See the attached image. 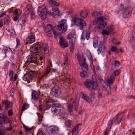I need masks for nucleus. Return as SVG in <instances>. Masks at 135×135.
<instances>
[{"mask_svg":"<svg viewBox=\"0 0 135 135\" xmlns=\"http://www.w3.org/2000/svg\"><path fill=\"white\" fill-rule=\"evenodd\" d=\"M107 19V18L103 16H101L95 19L93 24L98 23V25L95 28V31H98L101 29L105 27V26L107 25V23L104 21Z\"/></svg>","mask_w":135,"mask_h":135,"instance_id":"f257e3e1","label":"nucleus"},{"mask_svg":"<svg viewBox=\"0 0 135 135\" xmlns=\"http://www.w3.org/2000/svg\"><path fill=\"white\" fill-rule=\"evenodd\" d=\"M71 21L75 24L79 26V28L81 30H83L84 27L86 25L85 22L80 18L73 17L72 18Z\"/></svg>","mask_w":135,"mask_h":135,"instance_id":"f03ea898","label":"nucleus"},{"mask_svg":"<svg viewBox=\"0 0 135 135\" xmlns=\"http://www.w3.org/2000/svg\"><path fill=\"white\" fill-rule=\"evenodd\" d=\"M79 99L78 98L76 97L75 100L73 101V103L71 102L70 101L71 103L69 105H68V109L70 112H72L73 110H76L78 107L79 102Z\"/></svg>","mask_w":135,"mask_h":135,"instance_id":"7ed1b4c3","label":"nucleus"},{"mask_svg":"<svg viewBox=\"0 0 135 135\" xmlns=\"http://www.w3.org/2000/svg\"><path fill=\"white\" fill-rule=\"evenodd\" d=\"M84 84L86 87L89 89H95L98 86L97 82L92 81L90 80H86L84 82Z\"/></svg>","mask_w":135,"mask_h":135,"instance_id":"20e7f679","label":"nucleus"},{"mask_svg":"<svg viewBox=\"0 0 135 135\" xmlns=\"http://www.w3.org/2000/svg\"><path fill=\"white\" fill-rule=\"evenodd\" d=\"M38 13L41 15L42 19L44 20L46 18L47 13H48L46 8L44 6L39 7L38 10Z\"/></svg>","mask_w":135,"mask_h":135,"instance_id":"39448f33","label":"nucleus"},{"mask_svg":"<svg viewBox=\"0 0 135 135\" xmlns=\"http://www.w3.org/2000/svg\"><path fill=\"white\" fill-rule=\"evenodd\" d=\"M35 55H39L41 54L42 50L41 46L38 42L33 44L31 46Z\"/></svg>","mask_w":135,"mask_h":135,"instance_id":"423d86ee","label":"nucleus"},{"mask_svg":"<svg viewBox=\"0 0 135 135\" xmlns=\"http://www.w3.org/2000/svg\"><path fill=\"white\" fill-rule=\"evenodd\" d=\"M57 29L59 31L62 30L63 33L65 32L67 30V24L65 20H62L60 22L59 25L57 27Z\"/></svg>","mask_w":135,"mask_h":135,"instance_id":"0eeeda50","label":"nucleus"},{"mask_svg":"<svg viewBox=\"0 0 135 135\" xmlns=\"http://www.w3.org/2000/svg\"><path fill=\"white\" fill-rule=\"evenodd\" d=\"M123 11V16L124 18H128L131 16L132 11V8L131 7L125 6L124 7Z\"/></svg>","mask_w":135,"mask_h":135,"instance_id":"6e6552de","label":"nucleus"},{"mask_svg":"<svg viewBox=\"0 0 135 135\" xmlns=\"http://www.w3.org/2000/svg\"><path fill=\"white\" fill-rule=\"evenodd\" d=\"M59 130V128L56 126H50L47 128L46 132L49 134H54L57 133Z\"/></svg>","mask_w":135,"mask_h":135,"instance_id":"1a4fd4ad","label":"nucleus"},{"mask_svg":"<svg viewBox=\"0 0 135 135\" xmlns=\"http://www.w3.org/2000/svg\"><path fill=\"white\" fill-rule=\"evenodd\" d=\"M83 71L80 73V75L83 78H85L88 76V65L86 64L82 66Z\"/></svg>","mask_w":135,"mask_h":135,"instance_id":"9d476101","label":"nucleus"},{"mask_svg":"<svg viewBox=\"0 0 135 135\" xmlns=\"http://www.w3.org/2000/svg\"><path fill=\"white\" fill-rule=\"evenodd\" d=\"M27 61L31 63H34L36 64L38 63V60L37 57H34L32 55H29L27 57Z\"/></svg>","mask_w":135,"mask_h":135,"instance_id":"9b49d317","label":"nucleus"},{"mask_svg":"<svg viewBox=\"0 0 135 135\" xmlns=\"http://www.w3.org/2000/svg\"><path fill=\"white\" fill-rule=\"evenodd\" d=\"M60 93V89L59 87L53 88L52 89L51 94L54 97L58 96Z\"/></svg>","mask_w":135,"mask_h":135,"instance_id":"f8f14e48","label":"nucleus"},{"mask_svg":"<svg viewBox=\"0 0 135 135\" xmlns=\"http://www.w3.org/2000/svg\"><path fill=\"white\" fill-rule=\"evenodd\" d=\"M59 42L60 45L63 48L67 47L68 46L67 42L65 39L62 36L60 37Z\"/></svg>","mask_w":135,"mask_h":135,"instance_id":"ddd939ff","label":"nucleus"},{"mask_svg":"<svg viewBox=\"0 0 135 135\" xmlns=\"http://www.w3.org/2000/svg\"><path fill=\"white\" fill-rule=\"evenodd\" d=\"M113 30V27L112 26H108L106 30H103L102 33L103 35H109L112 31Z\"/></svg>","mask_w":135,"mask_h":135,"instance_id":"4468645a","label":"nucleus"},{"mask_svg":"<svg viewBox=\"0 0 135 135\" xmlns=\"http://www.w3.org/2000/svg\"><path fill=\"white\" fill-rule=\"evenodd\" d=\"M6 117L2 114H0V127H2L7 122Z\"/></svg>","mask_w":135,"mask_h":135,"instance_id":"2eb2a0df","label":"nucleus"},{"mask_svg":"<svg viewBox=\"0 0 135 135\" xmlns=\"http://www.w3.org/2000/svg\"><path fill=\"white\" fill-rule=\"evenodd\" d=\"M27 40L29 43H32L35 41V35L33 33H29L28 37L26 38Z\"/></svg>","mask_w":135,"mask_h":135,"instance_id":"dca6fc26","label":"nucleus"},{"mask_svg":"<svg viewBox=\"0 0 135 135\" xmlns=\"http://www.w3.org/2000/svg\"><path fill=\"white\" fill-rule=\"evenodd\" d=\"M122 117L121 114H118L113 119L114 121L117 124H118L121 122Z\"/></svg>","mask_w":135,"mask_h":135,"instance_id":"f3484780","label":"nucleus"},{"mask_svg":"<svg viewBox=\"0 0 135 135\" xmlns=\"http://www.w3.org/2000/svg\"><path fill=\"white\" fill-rule=\"evenodd\" d=\"M33 77L32 75L30 74H27L24 75L23 79L25 81H27L28 83H30V81L32 80Z\"/></svg>","mask_w":135,"mask_h":135,"instance_id":"a211bd4d","label":"nucleus"},{"mask_svg":"<svg viewBox=\"0 0 135 135\" xmlns=\"http://www.w3.org/2000/svg\"><path fill=\"white\" fill-rule=\"evenodd\" d=\"M54 27L50 24H47L45 28V31L46 32H50L52 30H53Z\"/></svg>","mask_w":135,"mask_h":135,"instance_id":"6ab92c4d","label":"nucleus"},{"mask_svg":"<svg viewBox=\"0 0 135 135\" xmlns=\"http://www.w3.org/2000/svg\"><path fill=\"white\" fill-rule=\"evenodd\" d=\"M38 94L36 91H33L32 94V97L35 100L37 101L38 99Z\"/></svg>","mask_w":135,"mask_h":135,"instance_id":"aec40b11","label":"nucleus"},{"mask_svg":"<svg viewBox=\"0 0 135 135\" xmlns=\"http://www.w3.org/2000/svg\"><path fill=\"white\" fill-rule=\"evenodd\" d=\"M88 15V13L86 11H82L80 12V16L82 18H86Z\"/></svg>","mask_w":135,"mask_h":135,"instance_id":"412c9836","label":"nucleus"},{"mask_svg":"<svg viewBox=\"0 0 135 135\" xmlns=\"http://www.w3.org/2000/svg\"><path fill=\"white\" fill-rule=\"evenodd\" d=\"M115 79V76L114 74H112L108 79L107 82L109 85L113 83Z\"/></svg>","mask_w":135,"mask_h":135,"instance_id":"4be33fe9","label":"nucleus"},{"mask_svg":"<svg viewBox=\"0 0 135 135\" xmlns=\"http://www.w3.org/2000/svg\"><path fill=\"white\" fill-rule=\"evenodd\" d=\"M75 34V30H73L70 32L68 34L67 38L69 39H71L72 38L74 37H73Z\"/></svg>","mask_w":135,"mask_h":135,"instance_id":"5701e85b","label":"nucleus"},{"mask_svg":"<svg viewBox=\"0 0 135 135\" xmlns=\"http://www.w3.org/2000/svg\"><path fill=\"white\" fill-rule=\"evenodd\" d=\"M130 40L131 42H132L135 41V25L134 27L133 31L132 32Z\"/></svg>","mask_w":135,"mask_h":135,"instance_id":"b1692460","label":"nucleus"},{"mask_svg":"<svg viewBox=\"0 0 135 135\" xmlns=\"http://www.w3.org/2000/svg\"><path fill=\"white\" fill-rule=\"evenodd\" d=\"M52 112L56 114L59 113L61 111V109L60 108H52Z\"/></svg>","mask_w":135,"mask_h":135,"instance_id":"393cba45","label":"nucleus"},{"mask_svg":"<svg viewBox=\"0 0 135 135\" xmlns=\"http://www.w3.org/2000/svg\"><path fill=\"white\" fill-rule=\"evenodd\" d=\"M82 98L87 101L90 103L91 102V100L90 97L85 94H83L82 95Z\"/></svg>","mask_w":135,"mask_h":135,"instance_id":"a878e982","label":"nucleus"},{"mask_svg":"<svg viewBox=\"0 0 135 135\" xmlns=\"http://www.w3.org/2000/svg\"><path fill=\"white\" fill-rule=\"evenodd\" d=\"M22 13L21 11L19 9H17L14 11L13 14L20 17Z\"/></svg>","mask_w":135,"mask_h":135,"instance_id":"bb28decb","label":"nucleus"},{"mask_svg":"<svg viewBox=\"0 0 135 135\" xmlns=\"http://www.w3.org/2000/svg\"><path fill=\"white\" fill-rule=\"evenodd\" d=\"M102 48L103 49H105V47L103 46V45H99L98 48V54H100L101 51L102 50Z\"/></svg>","mask_w":135,"mask_h":135,"instance_id":"cd10ccee","label":"nucleus"},{"mask_svg":"<svg viewBox=\"0 0 135 135\" xmlns=\"http://www.w3.org/2000/svg\"><path fill=\"white\" fill-rule=\"evenodd\" d=\"M9 33V34L10 35H13L15 34V32L14 28L13 27H11L8 30Z\"/></svg>","mask_w":135,"mask_h":135,"instance_id":"c85d7f7f","label":"nucleus"},{"mask_svg":"<svg viewBox=\"0 0 135 135\" xmlns=\"http://www.w3.org/2000/svg\"><path fill=\"white\" fill-rule=\"evenodd\" d=\"M85 60L86 59L85 58L79 60V62L80 66H83L86 64L85 63Z\"/></svg>","mask_w":135,"mask_h":135,"instance_id":"c756f323","label":"nucleus"},{"mask_svg":"<svg viewBox=\"0 0 135 135\" xmlns=\"http://www.w3.org/2000/svg\"><path fill=\"white\" fill-rule=\"evenodd\" d=\"M86 53L88 54V59L90 61H92L93 59L90 52L89 50H88L86 51Z\"/></svg>","mask_w":135,"mask_h":135,"instance_id":"7c9ffc66","label":"nucleus"},{"mask_svg":"<svg viewBox=\"0 0 135 135\" xmlns=\"http://www.w3.org/2000/svg\"><path fill=\"white\" fill-rule=\"evenodd\" d=\"M10 49L8 47L6 46H4L3 47V49L2 50L3 52H4L5 54V56H6V53L10 51Z\"/></svg>","mask_w":135,"mask_h":135,"instance_id":"2f4dec72","label":"nucleus"},{"mask_svg":"<svg viewBox=\"0 0 135 135\" xmlns=\"http://www.w3.org/2000/svg\"><path fill=\"white\" fill-rule=\"evenodd\" d=\"M114 122V120L113 119H110L108 123V128L110 129L112 127L113 124Z\"/></svg>","mask_w":135,"mask_h":135,"instance_id":"473e14b6","label":"nucleus"},{"mask_svg":"<svg viewBox=\"0 0 135 135\" xmlns=\"http://www.w3.org/2000/svg\"><path fill=\"white\" fill-rule=\"evenodd\" d=\"M31 17L32 19H34L36 18V16L34 10H32L31 12Z\"/></svg>","mask_w":135,"mask_h":135,"instance_id":"72a5a7b5","label":"nucleus"},{"mask_svg":"<svg viewBox=\"0 0 135 135\" xmlns=\"http://www.w3.org/2000/svg\"><path fill=\"white\" fill-rule=\"evenodd\" d=\"M110 51L112 52L115 51L116 53H117L118 52L119 50L115 46H112L111 48Z\"/></svg>","mask_w":135,"mask_h":135,"instance_id":"f704fd0d","label":"nucleus"},{"mask_svg":"<svg viewBox=\"0 0 135 135\" xmlns=\"http://www.w3.org/2000/svg\"><path fill=\"white\" fill-rule=\"evenodd\" d=\"M13 75V72L12 71H10L9 72V75L10 78V80L12 81V80Z\"/></svg>","mask_w":135,"mask_h":135,"instance_id":"c9c22d12","label":"nucleus"},{"mask_svg":"<svg viewBox=\"0 0 135 135\" xmlns=\"http://www.w3.org/2000/svg\"><path fill=\"white\" fill-rule=\"evenodd\" d=\"M32 10H34L32 8L30 4L27 5L26 9V11H30L31 12Z\"/></svg>","mask_w":135,"mask_h":135,"instance_id":"e433bc0d","label":"nucleus"},{"mask_svg":"<svg viewBox=\"0 0 135 135\" xmlns=\"http://www.w3.org/2000/svg\"><path fill=\"white\" fill-rule=\"evenodd\" d=\"M3 103L4 104L6 105V108L7 109L8 107H9L10 104V103L9 102L8 100H6V101H4L3 102Z\"/></svg>","mask_w":135,"mask_h":135,"instance_id":"4c0bfd02","label":"nucleus"},{"mask_svg":"<svg viewBox=\"0 0 135 135\" xmlns=\"http://www.w3.org/2000/svg\"><path fill=\"white\" fill-rule=\"evenodd\" d=\"M61 105L59 103H53L52 106V108H60Z\"/></svg>","mask_w":135,"mask_h":135,"instance_id":"58836bf2","label":"nucleus"},{"mask_svg":"<svg viewBox=\"0 0 135 135\" xmlns=\"http://www.w3.org/2000/svg\"><path fill=\"white\" fill-rule=\"evenodd\" d=\"M65 124L66 127L69 128L71 125V122L70 120L67 121L65 122Z\"/></svg>","mask_w":135,"mask_h":135,"instance_id":"ea45409f","label":"nucleus"},{"mask_svg":"<svg viewBox=\"0 0 135 135\" xmlns=\"http://www.w3.org/2000/svg\"><path fill=\"white\" fill-rule=\"evenodd\" d=\"M98 39L97 38H95L94 40L93 46L95 47H96L98 45Z\"/></svg>","mask_w":135,"mask_h":135,"instance_id":"a19ab883","label":"nucleus"},{"mask_svg":"<svg viewBox=\"0 0 135 135\" xmlns=\"http://www.w3.org/2000/svg\"><path fill=\"white\" fill-rule=\"evenodd\" d=\"M29 105L28 104L26 103H24L23 105L21 110V112H22L25 109H26L28 108Z\"/></svg>","mask_w":135,"mask_h":135,"instance_id":"79ce46f5","label":"nucleus"},{"mask_svg":"<svg viewBox=\"0 0 135 135\" xmlns=\"http://www.w3.org/2000/svg\"><path fill=\"white\" fill-rule=\"evenodd\" d=\"M92 15L94 16L97 17L101 16V13L100 12L94 11L93 12Z\"/></svg>","mask_w":135,"mask_h":135,"instance_id":"37998d69","label":"nucleus"},{"mask_svg":"<svg viewBox=\"0 0 135 135\" xmlns=\"http://www.w3.org/2000/svg\"><path fill=\"white\" fill-rule=\"evenodd\" d=\"M79 128V126L78 125H76L74 127L72 131V133L73 134L75 132H76L78 130Z\"/></svg>","mask_w":135,"mask_h":135,"instance_id":"c03bdc74","label":"nucleus"},{"mask_svg":"<svg viewBox=\"0 0 135 135\" xmlns=\"http://www.w3.org/2000/svg\"><path fill=\"white\" fill-rule=\"evenodd\" d=\"M106 91L108 94H110V93L111 89L109 85H108L107 86L106 88Z\"/></svg>","mask_w":135,"mask_h":135,"instance_id":"a18cd8bd","label":"nucleus"},{"mask_svg":"<svg viewBox=\"0 0 135 135\" xmlns=\"http://www.w3.org/2000/svg\"><path fill=\"white\" fill-rule=\"evenodd\" d=\"M67 116V114L66 113H63L60 115L61 119H65Z\"/></svg>","mask_w":135,"mask_h":135,"instance_id":"49530a36","label":"nucleus"},{"mask_svg":"<svg viewBox=\"0 0 135 135\" xmlns=\"http://www.w3.org/2000/svg\"><path fill=\"white\" fill-rule=\"evenodd\" d=\"M44 51L45 54H47L49 52V49L48 48V46L46 45L44 47Z\"/></svg>","mask_w":135,"mask_h":135,"instance_id":"de8ad7c7","label":"nucleus"},{"mask_svg":"<svg viewBox=\"0 0 135 135\" xmlns=\"http://www.w3.org/2000/svg\"><path fill=\"white\" fill-rule=\"evenodd\" d=\"M112 42L113 44L116 45H119L120 44V42H117V40L115 38H114L112 40Z\"/></svg>","mask_w":135,"mask_h":135,"instance_id":"09e8293b","label":"nucleus"},{"mask_svg":"<svg viewBox=\"0 0 135 135\" xmlns=\"http://www.w3.org/2000/svg\"><path fill=\"white\" fill-rule=\"evenodd\" d=\"M59 8L57 7L54 6L52 8V10L54 11V12H55L56 13L59 10Z\"/></svg>","mask_w":135,"mask_h":135,"instance_id":"8fccbe9b","label":"nucleus"},{"mask_svg":"<svg viewBox=\"0 0 135 135\" xmlns=\"http://www.w3.org/2000/svg\"><path fill=\"white\" fill-rule=\"evenodd\" d=\"M95 90L91 89L90 91V96L91 98H94V97L95 95Z\"/></svg>","mask_w":135,"mask_h":135,"instance_id":"3c124183","label":"nucleus"},{"mask_svg":"<svg viewBox=\"0 0 135 135\" xmlns=\"http://www.w3.org/2000/svg\"><path fill=\"white\" fill-rule=\"evenodd\" d=\"M70 40V41L71 45H73V46H74V44L76 40V38L75 37H73Z\"/></svg>","mask_w":135,"mask_h":135,"instance_id":"603ef678","label":"nucleus"},{"mask_svg":"<svg viewBox=\"0 0 135 135\" xmlns=\"http://www.w3.org/2000/svg\"><path fill=\"white\" fill-rule=\"evenodd\" d=\"M53 33L55 38H57L58 35L60 36L61 35L60 33H57L56 31H53Z\"/></svg>","mask_w":135,"mask_h":135,"instance_id":"864d4df0","label":"nucleus"},{"mask_svg":"<svg viewBox=\"0 0 135 135\" xmlns=\"http://www.w3.org/2000/svg\"><path fill=\"white\" fill-rule=\"evenodd\" d=\"M10 61L12 62H13L16 60V59L13 56H12L10 59Z\"/></svg>","mask_w":135,"mask_h":135,"instance_id":"5fc2aeb1","label":"nucleus"},{"mask_svg":"<svg viewBox=\"0 0 135 135\" xmlns=\"http://www.w3.org/2000/svg\"><path fill=\"white\" fill-rule=\"evenodd\" d=\"M86 38L87 40H88L89 38L90 37V33L89 32H86Z\"/></svg>","mask_w":135,"mask_h":135,"instance_id":"6e6d98bb","label":"nucleus"},{"mask_svg":"<svg viewBox=\"0 0 135 135\" xmlns=\"http://www.w3.org/2000/svg\"><path fill=\"white\" fill-rule=\"evenodd\" d=\"M13 20L14 21H17V20L18 18L19 17V16L16 15L14 14H13Z\"/></svg>","mask_w":135,"mask_h":135,"instance_id":"4d7b16f0","label":"nucleus"},{"mask_svg":"<svg viewBox=\"0 0 135 135\" xmlns=\"http://www.w3.org/2000/svg\"><path fill=\"white\" fill-rule=\"evenodd\" d=\"M16 42H17V44L16 46V48L17 49L18 47V46L19 45H20V41L17 38L16 40Z\"/></svg>","mask_w":135,"mask_h":135,"instance_id":"13d9d810","label":"nucleus"},{"mask_svg":"<svg viewBox=\"0 0 135 135\" xmlns=\"http://www.w3.org/2000/svg\"><path fill=\"white\" fill-rule=\"evenodd\" d=\"M114 65L115 67H117L119 65V62L118 61H115Z\"/></svg>","mask_w":135,"mask_h":135,"instance_id":"bf43d9fd","label":"nucleus"},{"mask_svg":"<svg viewBox=\"0 0 135 135\" xmlns=\"http://www.w3.org/2000/svg\"><path fill=\"white\" fill-rule=\"evenodd\" d=\"M53 5H54V6H55L56 7H57L59 6V3L56 2L55 1H54Z\"/></svg>","mask_w":135,"mask_h":135,"instance_id":"052dcab7","label":"nucleus"},{"mask_svg":"<svg viewBox=\"0 0 135 135\" xmlns=\"http://www.w3.org/2000/svg\"><path fill=\"white\" fill-rule=\"evenodd\" d=\"M92 78L93 81H95V82H96L97 78L95 75H93L92 76Z\"/></svg>","mask_w":135,"mask_h":135,"instance_id":"680f3d73","label":"nucleus"},{"mask_svg":"<svg viewBox=\"0 0 135 135\" xmlns=\"http://www.w3.org/2000/svg\"><path fill=\"white\" fill-rule=\"evenodd\" d=\"M74 46L73 45H71L70 47V51L71 52V53H72L74 51Z\"/></svg>","mask_w":135,"mask_h":135,"instance_id":"e2e57ef3","label":"nucleus"},{"mask_svg":"<svg viewBox=\"0 0 135 135\" xmlns=\"http://www.w3.org/2000/svg\"><path fill=\"white\" fill-rule=\"evenodd\" d=\"M60 11L59 10L56 12V14L58 16H60L62 15V13H61Z\"/></svg>","mask_w":135,"mask_h":135,"instance_id":"0e129e2a","label":"nucleus"},{"mask_svg":"<svg viewBox=\"0 0 135 135\" xmlns=\"http://www.w3.org/2000/svg\"><path fill=\"white\" fill-rule=\"evenodd\" d=\"M119 71L118 70L115 71L114 73V74L115 75H118L119 74Z\"/></svg>","mask_w":135,"mask_h":135,"instance_id":"69168bd1","label":"nucleus"},{"mask_svg":"<svg viewBox=\"0 0 135 135\" xmlns=\"http://www.w3.org/2000/svg\"><path fill=\"white\" fill-rule=\"evenodd\" d=\"M13 114L12 110H10L8 111V115L9 116Z\"/></svg>","mask_w":135,"mask_h":135,"instance_id":"338daca9","label":"nucleus"},{"mask_svg":"<svg viewBox=\"0 0 135 135\" xmlns=\"http://www.w3.org/2000/svg\"><path fill=\"white\" fill-rule=\"evenodd\" d=\"M9 21L8 20H7L6 21H5L4 22V25H7L9 23Z\"/></svg>","mask_w":135,"mask_h":135,"instance_id":"774afa93","label":"nucleus"}]
</instances>
